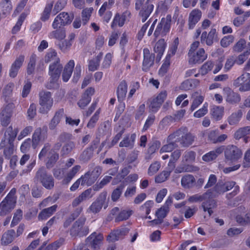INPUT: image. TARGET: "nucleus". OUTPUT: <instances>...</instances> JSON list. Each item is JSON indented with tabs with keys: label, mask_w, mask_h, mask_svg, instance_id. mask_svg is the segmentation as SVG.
Listing matches in <instances>:
<instances>
[{
	"label": "nucleus",
	"mask_w": 250,
	"mask_h": 250,
	"mask_svg": "<svg viewBox=\"0 0 250 250\" xmlns=\"http://www.w3.org/2000/svg\"><path fill=\"white\" fill-rule=\"evenodd\" d=\"M166 43L164 39L159 40L155 44L154 47L155 53H157L156 60L159 61L164 52Z\"/></svg>",
	"instance_id": "obj_35"
},
{
	"label": "nucleus",
	"mask_w": 250,
	"mask_h": 250,
	"mask_svg": "<svg viewBox=\"0 0 250 250\" xmlns=\"http://www.w3.org/2000/svg\"><path fill=\"white\" fill-rule=\"evenodd\" d=\"M15 237L16 234L14 229L8 230L2 235L1 243L2 245H8L14 241Z\"/></svg>",
	"instance_id": "obj_32"
},
{
	"label": "nucleus",
	"mask_w": 250,
	"mask_h": 250,
	"mask_svg": "<svg viewBox=\"0 0 250 250\" xmlns=\"http://www.w3.org/2000/svg\"><path fill=\"white\" fill-rule=\"evenodd\" d=\"M14 84L13 83H9L6 84L2 90V97L4 98L6 102L12 94Z\"/></svg>",
	"instance_id": "obj_46"
},
{
	"label": "nucleus",
	"mask_w": 250,
	"mask_h": 250,
	"mask_svg": "<svg viewBox=\"0 0 250 250\" xmlns=\"http://www.w3.org/2000/svg\"><path fill=\"white\" fill-rule=\"evenodd\" d=\"M170 175V171L164 170L155 177V182L157 183L164 182L167 179Z\"/></svg>",
	"instance_id": "obj_61"
},
{
	"label": "nucleus",
	"mask_w": 250,
	"mask_h": 250,
	"mask_svg": "<svg viewBox=\"0 0 250 250\" xmlns=\"http://www.w3.org/2000/svg\"><path fill=\"white\" fill-rule=\"evenodd\" d=\"M12 9L11 2L9 0H4L0 2V20L9 15Z\"/></svg>",
	"instance_id": "obj_28"
},
{
	"label": "nucleus",
	"mask_w": 250,
	"mask_h": 250,
	"mask_svg": "<svg viewBox=\"0 0 250 250\" xmlns=\"http://www.w3.org/2000/svg\"><path fill=\"white\" fill-rule=\"evenodd\" d=\"M103 239L104 237L102 234L95 232L86 238V242L92 248L96 250L99 248Z\"/></svg>",
	"instance_id": "obj_18"
},
{
	"label": "nucleus",
	"mask_w": 250,
	"mask_h": 250,
	"mask_svg": "<svg viewBox=\"0 0 250 250\" xmlns=\"http://www.w3.org/2000/svg\"><path fill=\"white\" fill-rule=\"evenodd\" d=\"M167 93L166 91L160 92L155 98L149 100V109L152 112H156L166 99Z\"/></svg>",
	"instance_id": "obj_9"
},
{
	"label": "nucleus",
	"mask_w": 250,
	"mask_h": 250,
	"mask_svg": "<svg viewBox=\"0 0 250 250\" xmlns=\"http://www.w3.org/2000/svg\"><path fill=\"white\" fill-rule=\"evenodd\" d=\"M85 217H80L73 223L69 230L72 237H83L88 234L89 229L85 225Z\"/></svg>",
	"instance_id": "obj_4"
},
{
	"label": "nucleus",
	"mask_w": 250,
	"mask_h": 250,
	"mask_svg": "<svg viewBox=\"0 0 250 250\" xmlns=\"http://www.w3.org/2000/svg\"><path fill=\"white\" fill-rule=\"evenodd\" d=\"M59 153L54 149H51L47 154V167H52L59 159Z\"/></svg>",
	"instance_id": "obj_39"
},
{
	"label": "nucleus",
	"mask_w": 250,
	"mask_h": 250,
	"mask_svg": "<svg viewBox=\"0 0 250 250\" xmlns=\"http://www.w3.org/2000/svg\"><path fill=\"white\" fill-rule=\"evenodd\" d=\"M209 190H212L211 199L216 197L219 194H222L226 192V188L225 187V183L218 182L215 187Z\"/></svg>",
	"instance_id": "obj_40"
},
{
	"label": "nucleus",
	"mask_w": 250,
	"mask_h": 250,
	"mask_svg": "<svg viewBox=\"0 0 250 250\" xmlns=\"http://www.w3.org/2000/svg\"><path fill=\"white\" fill-rule=\"evenodd\" d=\"M219 135V131L211 130L209 131H206L203 133V137H207L208 141L212 142V143H216L217 139V135Z\"/></svg>",
	"instance_id": "obj_52"
},
{
	"label": "nucleus",
	"mask_w": 250,
	"mask_h": 250,
	"mask_svg": "<svg viewBox=\"0 0 250 250\" xmlns=\"http://www.w3.org/2000/svg\"><path fill=\"white\" fill-rule=\"evenodd\" d=\"M136 134L133 133L131 135H126L123 140L120 143V147H125L132 148L134 146V143L136 139Z\"/></svg>",
	"instance_id": "obj_36"
},
{
	"label": "nucleus",
	"mask_w": 250,
	"mask_h": 250,
	"mask_svg": "<svg viewBox=\"0 0 250 250\" xmlns=\"http://www.w3.org/2000/svg\"><path fill=\"white\" fill-rule=\"evenodd\" d=\"M91 188H88L83 191L78 197L75 198L72 202V206L74 208L79 206L82 202L91 198L93 195Z\"/></svg>",
	"instance_id": "obj_23"
},
{
	"label": "nucleus",
	"mask_w": 250,
	"mask_h": 250,
	"mask_svg": "<svg viewBox=\"0 0 250 250\" xmlns=\"http://www.w3.org/2000/svg\"><path fill=\"white\" fill-rule=\"evenodd\" d=\"M75 65L74 61L70 60L65 65L62 74V78L64 82H67L70 79Z\"/></svg>",
	"instance_id": "obj_29"
},
{
	"label": "nucleus",
	"mask_w": 250,
	"mask_h": 250,
	"mask_svg": "<svg viewBox=\"0 0 250 250\" xmlns=\"http://www.w3.org/2000/svg\"><path fill=\"white\" fill-rule=\"evenodd\" d=\"M13 103L8 104L1 110L0 113L1 125L3 126H7L11 121V118L13 114V109L15 108Z\"/></svg>",
	"instance_id": "obj_10"
},
{
	"label": "nucleus",
	"mask_w": 250,
	"mask_h": 250,
	"mask_svg": "<svg viewBox=\"0 0 250 250\" xmlns=\"http://www.w3.org/2000/svg\"><path fill=\"white\" fill-rule=\"evenodd\" d=\"M36 55L34 54L31 55L29 62L27 67V74L28 75L33 74L35 71L36 64Z\"/></svg>",
	"instance_id": "obj_48"
},
{
	"label": "nucleus",
	"mask_w": 250,
	"mask_h": 250,
	"mask_svg": "<svg viewBox=\"0 0 250 250\" xmlns=\"http://www.w3.org/2000/svg\"><path fill=\"white\" fill-rule=\"evenodd\" d=\"M172 204V199L169 197L166 200L165 204L156 212V216L157 218L162 219L165 218L169 211V207Z\"/></svg>",
	"instance_id": "obj_26"
},
{
	"label": "nucleus",
	"mask_w": 250,
	"mask_h": 250,
	"mask_svg": "<svg viewBox=\"0 0 250 250\" xmlns=\"http://www.w3.org/2000/svg\"><path fill=\"white\" fill-rule=\"evenodd\" d=\"M75 38V34L73 33H70L68 35L67 39L63 40L62 41L58 43L57 45L59 48L63 53L67 52L70 49Z\"/></svg>",
	"instance_id": "obj_21"
},
{
	"label": "nucleus",
	"mask_w": 250,
	"mask_h": 250,
	"mask_svg": "<svg viewBox=\"0 0 250 250\" xmlns=\"http://www.w3.org/2000/svg\"><path fill=\"white\" fill-rule=\"evenodd\" d=\"M171 25V16L168 15L166 18L161 19L160 21L157 25L154 32L155 38L159 36L164 37L169 31Z\"/></svg>",
	"instance_id": "obj_7"
},
{
	"label": "nucleus",
	"mask_w": 250,
	"mask_h": 250,
	"mask_svg": "<svg viewBox=\"0 0 250 250\" xmlns=\"http://www.w3.org/2000/svg\"><path fill=\"white\" fill-rule=\"evenodd\" d=\"M170 55H167L164 63L159 70V74L164 76L167 72L170 64Z\"/></svg>",
	"instance_id": "obj_51"
},
{
	"label": "nucleus",
	"mask_w": 250,
	"mask_h": 250,
	"mask_svg": "<svg viewBox=\"0 0 250 250\" xmlns=\"http://www.w3.org/2000/svg\"><path fill=\"white\" fill-rule=\"evenodd\" d=\"M18 131L17 128L13 130L11 126L8 127L4 134L5 140L2 141L0 144V148L5 147L6 140L8 144L13 143Z\"/></svg>",
	"instance_id": "obj_20"
},
{
	"label": "nucleus",
	"mask_w": 250,
	"mask_h": 250,
	"mask_svg": "<svg viewBox=\"0 0 250 250\" xmlns=\"http://www.w3.org/2000/svg\"><path fill=\"white\" fill-rule=\"evenodd\" d=\"M73 19V15L70 16L66 12H62L55 18L52 23V27L53 29H56L69 24L71 22Z\"/></svg>",
	"instance_id": "obj_8"
},
{
	"label": "nucleus",
	"mask_w": 250,
	"mask_h": 250,
	"mask_svg": "<svg viewBox=\"0 0 250 250\" xmlns=\"http://www.w3.org/2000/svg\"><path fill=\"white\" fill-rule=\"evenodd\" d=\"M234 40L232 35H228L223 38L220 42L221 45L223 47H227L232 43Z\"/></svg>",
	"instance_id": "obj_64"
},
{
	"label": "nucleus",
	"mask_w": 250,
	"mask_h": 250,
	"mask_svg": "<svg viewBox=\"0 0 250 250\" xmlns=\"http://www.w3.org/2000/svg\"><path fill=\"white\" fill-rule=\"evenodd\" d=\"M93 156V151L88 147H86L80 154L79 160L83 163L88 162Z\"/></svg>",
	"instance_id": "obj_42"
},
{
	"label": "nucleus",
	"mask_w": 250,
	"mask_h": 250,
	"mask_svg": "<svg viewBox=\"0 0 250 250\" xmlns=\"http://www.w3.org/2000/svg\"><path fill=\"white\" fill-rule=\"evenodd\" d=\"M132 210H122L117 215L115 219L116 222H119L128 219L132 215Z\"/></svg>",
	"instance_id": "obj_44"
},
{
	"label": "nucleus",
	"mask_w": 250,
	"mask_h": 250,
	"mask_svg": "<svg viewBox=\"0 0 250 250\" xmlns=\"http://www.w3.org/2000/svg\"><path fill=\"white\" fill-rule=\"evenodd\" d=\"M196 94L192 95V98L193 99L192 104L191 105L190 110L191 111H194L196 108H197L200 104H201L204 99L203 96L201 95H196Z\"/></svg>",
	"instance_id": "obj_50"
},
{
	"label": "nucleus",
	"mask_w": 250,
	"mask_h": 250,
	"mask_svg": "<svg viewBox=\"0 0 250 250\" xmlns=\"http://www.w3.org/2000/svg\"><path fill=\"white\" fill-rule=\"evenodd\" d=\"M93 10V8H86L82 11V17L83 25H85L90 19L92 12Z\"/></svg>",
	"instance_id": "obj_58"
},
{
	"label": "nucleus",
	"mask_w": 250,
	"mask_h": 250,
	"mask_svg": "<svg viewBox=\"0 0 250 250\" xmlns=\"http://www.w3.org/2000/svg\"><path fill=\"white\" fill-rule=\"evenodd\" d=\"M81 166L76 165L74 166L67 174L66 177L63 179V184H68L75 176L76 173L80 170Z\"/></svg>",
	"instance_id": "obj_41"
},
{
	"label": "nucleus",
	"mask_w": 250,
	"mask_h": 250,
	"mask_svg": "<svg viewBox=\"0 0 250 250\" xmlns=\"http://www.w3.org/2000/svg\"><path fill=\"white\" fill-rule=\"evenodd\" d=\"M201 15V12L199 10L194 9L190 12L188 21L189 29H192L194 27L196 24L200 20Z\"/></svg>",
	"instance_id": "obj_27"
},
{
	"label": "nucleus",
	"mask_w": 250,
	"mask_h": 250,
	"mask_svg": "<svg viewBox=\"0 0 250 250\" xmlns=\"http://www.w3.org/2000/svg\"><path fill=\"white\" fill-rule=\"evenodd\" d=\"M106 198V193H101L88 208V212L97 213L100 211Z\"/></svg>",
	"instance_id": "obj_11"
},
{
	"label": "nucleus",
	"mask_w": 250,
	"mask_h": 250,
	"mask_svg": "<svg viewBox=\"0 0 250 250\" xmlns=\"http://www.w3.org/2000/svg\"><path fill=\"white\" fill-rule=\"evenodd\" d=\"M212 195V190H208L202 195L196 194L190 196L188 200L191 203L203 201L201 207L205 212L208 211L209 216H211L213 213L212 209L217 207V201L211 199Z\"/></svg>",
	"instance_id": "obj_1"
},
{
	"label": "nucleus",
	"mask_w": 250,
	"mask_h": 250,
	"mask_svg": "<svg viewBox=\"0 0 250 250\" xmlns=\"http://www.w3.org/2000/svg\"><path fill=\"white\" fill-rule=\"evenodd\" d=\"M189 63H201L207 58V55L205 54L203 48H200L196 52L192 53L191 52L188 53Z\"/></svg>",
	"instance_id": "obj_13"
},
{
	"label": "nucleus",
	"mask_w": 250,
	"mask_h": 250,
	"mask_svg": "<svg viewBox=\"0 0 250 250\" xmlns=\"http://www.w3.org/2000/svg\"><path fill=\"white\" fill-rule=\"evenodd\" d=\"M102 57L103 53L100 52L95 58L89 61L88 64L89 71H94L98 69Z\"/></svg>",
	"instance_id": "obj_38"
},
{
	"label": "nucleus",
	"mask_w": 250,
	"mask_h": 250,
	"mask_svg": "<svg viewBox=\"0 0 250 250\" xmlns=\"http://www.w3.org/2000/svg\"><path fill=\"white\" fill-rule=\"evenodd\" d=\"M64 114V110L61 108L57 111L51 120L49 127L50 129H54L60 123L61 118Z\"/></svg>",
	"instance_id": "obj_37"
},
{
	"label": "nucleus",
	"mask_w": 250,
	"mask_h": 250,
	"mask_svg": "<svg viewBox=\"0 0 250 250\" xmlns=\"http://www.w3.org/2000/svg\"><path fill=\"white\" fill-rule=\"evenodd\" d=\"M243 115L241 110L232 113L228 118V122L230 125H234L237 124L240 121Z\"/></svg>",
	"instance_id": "obj_45"
},
{
	"label": "nucleus",
	"mask_w": 250,
	"mask_h": 250,
	"mask_svg": "<svg viewBox=\"0 0 250 250\" xmlns=\"http://www.w3.org/2000/svg\"><path fill=\"white\" fill-rule=\"evenodd\" d=\"M52 94L49 91H42L39 93V104L41 107L39 111L42 114H47L53 105Z\"/></svg>",
	"instance_id": "obj_5"
},
{
	"label": "nucleus",
	"mask_w": 250,
	"mask_h": 250,
	"mask_svg": "<svg viewBox=\"0 0 250 250\" xmlns=\"http://www.w3.org/2000/svg\"><path fill=\"white\" fill-rule=\"evenodd\" d=\"M34 179L35 182L41 184L46 189H52L54 187V178L44 167H42L38 169Z\"/></svg>",
	"instance_id": "obj_3"
},
{
	"label": "nucleus",
	"mask_w": 250,
	"mask_h": 250,
	"mask_svg": "<svg viewBox=\"0 0 250 250\" xmlns=\"http://www.w3.org/2000/svg\"><path fill=\"white\" fill-rule=\"evenodd\" d=\"M224 108L222 106H215L211 110L212 117L216 120H219L222 117Z\"/></svg>",
	"instance_id": "obj_57"
},
{
	"label": "nucleus",
	"mask_w": 250,
	"mask_h": 250,
	"mask_svg": "<svg viewBox=\"0 0 250 250\" xmlns=\"http://www.w3.org/2000/svg\"><path fill=\"white\" fill-rule=\"evenodd\" d=\"M249 134H250V126H247L238 129L234 133V137L235 139L239 140Z\"/></svg>",
	"instance_id": "obj_49"
},
{
	"label": "nucleus",
	"mask_w": 250,
	"mask_h": 250,
	"mask_svg": "<svg viewBox=\"0 0 250 250\" xmlns=\"http://www.w3.org/2000/svg\"><path fill=\"white\" fill-rule=\"evenodd\" d=\"M223 94L226 98V101L230 104L238 103L241 101L240 95L234 92L229 87H225L223 88Z\"/></svg>",
	"instance_id": "obj_16"
},
{
	"label": "nucleus",
	"mask_w": 250,
	"mask_h": 250,
	"mask_svg": "<svg viewBox=\"0 0 250 250\" xmlns=\"http://www.w3.org/2000/svg\"><path fill=\"white\" fill-rule=\"evenodd\" d=\"M167 144L164 145L160 149V152H171L175 148L178 146L176 142L174 140L171 141L168 140V137L167 138Z\"/></svg>",
	"instance_id": "obj_47"
},
{
	"label": "nucleus",
	"mask_w": 250,
	"mask_h": 250,
	"mask_svg": "<svg viewBox=\"0 0 250 250\" xmlns=\"http://www.w3.org/2000/svg\"><path fill=\"white\" fill-rule=\"evenodd\" d=\"M143 57L142 70L146 72L154 64L155 55L154 54L151 53L147 48H145L143 49Z\"/></svg>",
	"instance_id": "obj_12"
},
{
	"label": "nucleus",
	"mask_w": 250,
	"mask_h": 250,
	"mask_svg": "<svg viewBox=\"0 0 250 250\" xmlns=\"http://www.w3.org/2000/svg\"><path fill=\"white\" fill-rule=\"evenodd\" d=\"M59 79V77L50 76L48 82L46 84V87L49 89L58 88L60 86L58 82Z\"/></svg>",
	"instance_id": "obj_55"
},
{
	"label": "nucleus",
	"mask_w": 250,
	"mask_h": 250,
	"mask_svg": "<svg viewBox=\"0 0 250 250\" xmlns=\"http://www.w3.org/2000/svg\"><path fill=\"white\" fill-rule=\"evenodd\" d=\"M242 156V150L234 145H228L225 147V162L229 164L236 163Z\"/></svg>",
	"instance_id": "obj_6"
},
{
	"label": "nucleus",
	"mask_w": 250,
	"mask_h": 250,
	"mask_svg": "<svg viewBox=\"0 0 250 250\" xmlns=\"http://www.w3.org/2000/svg\"><path fill=\"white\" fill-rule=\"evenodd\" d=\"M249 75V73L242 74L234 80L233 82V85L236 87H239L240 88V87H242L246 83Z\"/></svg>",
	"instance_id": "obj_56"
},
{
	"label": "nucleus",
	"mask_w": 250,
	"mask_h": 250,
	"mask_svg": "<svg viewBox=\"0 0 250 250\" xmlns=\"http://www.w3.org/2000/svg\"><path fill=\"white\" fill-rule=\"evenodd\" d=\"M125 16L120 15L119 13H116L111 24L112 28H114L115 26L118 25L120 27H122L125 23Z\"/></svg>",
	"instance_id": "obj_54"
},
{
	"label": "nucleus",
	"mask_w": 250,
	"mask_h": 250,
	"mask_svg": "<svg viewBox=\"0 0 250 250\" xmlns=\"http://www.w3.org/2000/svg\"><path fill=\"white\" fill-rule=\"evenodd\" d=\"M8 198H5L0 203V215L4 216L10 212L15 208L16 202L12 199H8Z\"/></svg>",
	"instance_id": "obj_17"
},
{
	"label": "nucleus",
	"mask_w": 250,
	"mask_h": 250,
	"mask_svg": "<svg viewBox=\"0 0 250 250\" xmlns=\"http://www.w3.org/2000/svg\"><path fill=\"white\" fill-rule=\"evenodd\" d=\"M168 140H174L179 143L181 146L187 147L194 141V136L188 132L186 128H180L168 136Z\"/></svg>",
	"instance_id": "obj_2"
},
{
	"label": "nucleus",
	"mask_w": 250,
	"mask_h": 250,
	"mask_svg": "<svg viewBox=\"0 0 250 250\" xmlns=\"http://www.w3.org/2000/svg\"><path fill=\"white\" fill-rule=\"evenodd\" d=\"M161 167L160 163L155 161L150 165L148 169L147 173L149 176H152L155 174L160 169Z\"/></svg>",
	"instance_id": "obj_62"
},
{
	"label": "nucleus",
	"mask_w": 250,
	"mask_h": 250,
	"mask_svg": "<svg viewBox=\"0 0 250 250\" xmlns=\"http://www.w3.org/2000/svg\"><path fill=\"white\" fill-rule=\"evenodd\" d=\"M181 182V185L184 188L189 189L194 186L195 179L192 175L187 174L182 177Z\"/></svg>",
	"instance_id": "obj_33"
},
{
	"label": "nucleus",
	"mask_w": 250,
	"mask_h": 250,
	"mask_svg": "<svg viewBox=\"0 0 250 250\" xmlns=\"http://www.w3.org/2000/svg\"><path fill=\"white\" fill-rule=\"evenodd\" d=\"M62 68L63 66L60 63V59H57V62H52L50 64L48 74L50 76L60 78Z\"/></svg>",
	"instance_id": "obj_25"
},
{
	"label": "nucleus",
	"mask_w": 250,
	"mask_h": 250,
	"mask_svg": "<svg viewBox=\"0 0 250 250\" xmlns=\"http://www.w3.org/2000/svg\"><path fill=\"white\" fill-rule=\"evenodd\" d=\"M75 147V144L72 142H69L65 144L62 148L61 155L62 156H66L71 153L73 148Z\"/></svg>",
	"instance_id": "obj_53"
},
{
	"label": "nucleus",
	"mask_w": 250,
	"mask_h": 250,
	"mask_svg": "<svg viewBox=\"0 0 250 250\" xmlns=\"http://www.w3.org/2000/svg\"><path fill=\"white\" fill-rule=\"evenodd\" d=\"M24 61V56L20 55L16 58L14 62L12 64L10 71L9 76L10 77L15 78L18 74L19 70L22 66Z\"/></svg>",
	"instance_id": "obj_22"
},
{
	"label": "nucleus",
	"mask_w": 250,
	"mask_h": 250,
	"mask_svg": "<svg viewBox=\"0 0 250 250\" xmlns=\"http://www.w3.org/2000/svg\"><path fill=\"white\" fill-rule=\"evenodd\" d=\"M47 137L46 128L42 129L39 127L36 129L32 136V146L36 148L41 141H44Z\"/></svg>",
	"instance_id": "obj_14"
},
{
	"label": "nucleus",
	"mask_w": 250,
	"mask_h": 250,
	"mask_svg": "<svg viewBox=\"0 0 250 250\" xmlns=\"http://www.w3.org/2000/svg\"><path fill=\"white\" fill-rule=\"evenodd\" d=\"M57 208L58 206L57 205H54L50 207L42 209L38 215L39 220H46L57 210Z\"/></svg>",
	"instance_id": "obj_30"
},
{
	"label": "nucleus",
	"mask_w": 250,
	"mask_h": 250,
	"mask_svg": "<svg viewBox=\"0 0 250 250\" xmlns=\"http://www.w3.org/2000/svg\"><path fill=\"white\" fill-rule=\"evenodd\" d=\"M112 179V177L109 176H105L99 184H96L93 186L94 190L97 191L103 188L105 185L108 183Z\"/></svg>",
	"instance_id": "obj_63"
},
{
	"label": "nucleus",
	"mask_w": 250,
	"mask_h": 250,
	"mask_svg": "<svg viewBox=\"0 0 250 250\" xmlns=\"http://www.w3.org/2000/svg\"><path fill=\"white\" fill-rule=\"evenodd\" d=\"M127 89V83L125 80H123L119 83L117 89V97L119 101H123L125 99Z\"/></svg>",
	"instance_id": "obj_34"
},
{
	"label": "nucleus",
	"mask_w": 250,
	"mask_h": 250,
	"mask_svg": "<svg viewBox=\"0 0 250 250\" xmlns=\"http://www.w3.org/2000/svg\"><path fill=\"white\" fill-rule=\"evenodd\" d=\"M57 59L60 58L57 56V52L55 50H51L46 54L44 61L46 63H48L52 61H53V62H57Z\"/></svg>",
	"instance_id": "obj_59"
},
{
	"label": "nucleus",
	"mask_w": 250,
	"mask_h": 250,
	"mask_svg": "<svg viewBox=\"0 0 250 250\" xmlns=\"http://www.w3.org/2000/svg\"><path fill=\"white\" fill-rule=\"evenodd\" d=\"M51 32L49 34L50 39H55L59 41H62L66 37V30L64 27H58Z\"/></svg>",
	"instance_id": "obj_31"
},
{
	"label": "nucleus",
	"mask_w": 250,
	"mask_h": 250,
	"mask_svg": "<svg viewBox=\"0 0 250 250\" xmlns=\"http://www.w3.org/2000/svg\"><path fill=\"white\" fill-rule=\"evenodd\" d=\"M129 230L128 228L125 227L117 229L108 236L107 240L109 242H115L123 239L129 232Z\"/></svg>",
	"instance_id": "obj_19"
},
{
	"label": "nucleus",
	"mask_w": 250,
	"mask_h": 250,
	"mask_svg": "<svg viewBox=\"0 0 250 250\" xmlns=\"http://www.w3.org/2000/svg\"><path fill=\"white\" fill-rule=\"evenodd\" d=\"M92 177L93 176L91 174L90 171H88L84 175H82L80 178L81 179V185L89 186L92 185L95 182Z\"/></svg>",
	"instance_id": "obj_43"
},
{
	"label": "nucleus",
	"mask_w": 250,
	"mask_h": 250,
	"mask_svg": "<svg viewBox=\"0 0 250 250\" xmlns=\"http://www.w3.org/2000/svg\"><path fill=\"white\" fill-rule=\"evenodd\" d=\"M141 8L139 16L141 19L142 21L144 22L152 13L154 8V5L152 4L149 3L148 0H147L145 4L141 7Z\"/></svg>",
	"instance_id": "obj_24"
},
{
	"label": "nucleus",
	"mask_w": 250,
	"mask_h": 250,
	"mask_svg": "<svg viewBox=\"0 0 250 250\" xmlns=\"http://www.w3.org/2000/svg\"><path fill=\"white\" fill-rule=\"evenodd\" d=\"M124 188V185H121L118 187L116 188L113 190L111 194V200L113 202H116L118 200L121 196L123 190Z\"/></svg>",
	"instance_id": "obj_60"
},
{
	"label": "nucleus",
	"mask_w": 250,
	"mask_h": 250,
	"mask_svg": "<svg viewBox=\"0 0 250 250\" xmlns=\"http://www.w3.org/2000/svg\"><path fill=\"white\" fill-rule=\"evenodd\" d=\"M217 39V34L216 29L211 28L208 33L206 31L202 32L201 36V42L202 43H205L208 46H211Z\"/></svg>",
	"instance_id": "obj_15"
}]
</instances>
